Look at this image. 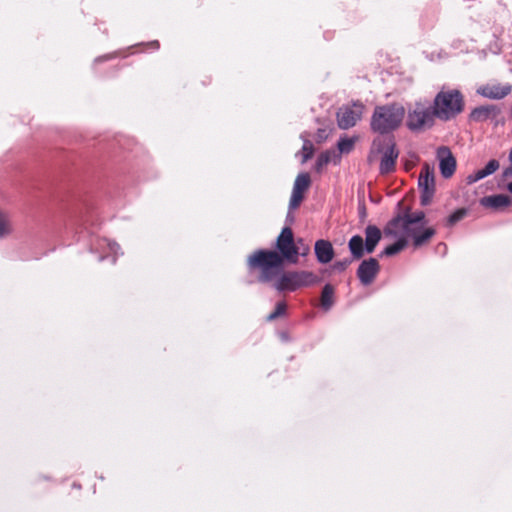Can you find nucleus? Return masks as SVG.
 <instances>
[{
    "label": "nucleus",
    "instance_id": "6e6552de",
    "mask_svg": "<svg viewBox=\"0 0 512 512\" xmlns=\"http://www.w3.org/2000/svg\"><path fill=\"white\" fill-rule=\"evenodd\" d=\"M420 204L425 207L432 202L435 194L434 166L425 162L418 177Z\"/></svg>",
    "mask_w": 512,
    "mask_h": 512
},
{
    "label": "nucleus",
    "instance_id": "ea45409f",
    "mask_svg": "<svg viewBox=\"0 0 512 512\" xmlns=\"http://www.w3.org/2000/svg\"><path fill=\"white\" fill-rule=\"evenodd\" d=\"M361 213H363V215H365V207L364 206L362 207Z\"/></svg>",
    "mask_w": 512,
    "mask_h": 512
},
{
    "label": "nucleus",
    "instance_id": "c9c22d12",
    "mask_svg": "<svg viewBox=\"0 0 512 512\" xmlns=\"http://www.w3.org/2000/svg\"><path fill=\"white\" fill-rule=\"evenodd\" d=\"M147 45L150 46L153 50H158L160 47V44L157 40L148 42Z\"/></svg>",
    "mask_w": 512,
    "mask_h": 512
},
{
    "label": "nucleus",
    "instance_id": "4be33fe9",
    "mask_svg": "<svg viewBox=\"0 0 512 512\" xmlns=\"http://www.w3.org/2000/svg\"><path fill=\"white\" fill-rule=\"evenodd\" d=\"M331 155H335L334 151L326 150L320 153L315 162V169L320 171L323 166L327 165L331 161Z\"/></svg>",
    "mask_w": 512,
    "mask_h": 512
},
{
    "label": "nucleus",
    "instance_id": "0eeeda50",
    "mask_svg": "<svg viewBox=\"0 0 512 512\" xmlns=\"http://www.w3.org/2000/svg\"><path fill=\"white\" fill-rule=\"evenodd\" d=\"M434 117L431 107L416 102L407 110L406 127L414 133L422 132L434 125Z\"/></svg>",
    "mask_w": 512,
    "mask_h": 512
},
{
    "label": "nucleus",
    "instance_id": "a19ab883",
    "mask_svg": "<svg viewBox=\"0 0 512 512\" xmlns=\"http://www.w3.org/2000/svg\"><path fill=\"white\" fill-rule=\"evenodd\" d=\"M105 259V256H100L99 261H103Z\"/></svg>",
    "mask_w": 512,
    "mask_h": 512
},
{
    "label": "nucleus",
    "instance_id": "a211bd4d",
    "mask_svg": "<svg viewBox=\"0 0 512 512\" xmlns=\"http://www.w3.org/2000/svg\"><path fill=\"white\" fill-rule=\"evenodd\" d=\"M334 305V287L326 283L321 292V307L324 311H329Z\"/></svg>",
    "mask_w": 512,
    "mask_h": 512
},
{
    "label": "nucleus",
    "instance_id": "bb28decb",
    "mask_svg": "<svg viewBox=\"0 0 512 512\" xmlns=\"http://www.w3.org/2000/svg\"><path fill=\"white\" fill-rule=\"evenodd\" d=\"M487 177L483 169H479L475 171L474 173L470 174L466 178L467 184H473L483 178Z\"/></svg>",
    "mask_w": 512,
    "mask_h": 512
},
{
    "label": "nucleus",
    "instance_id": "2f4dec72",
    "mask_svg": "<svg viewBox=\"0 0 512 512\" xmlns=\"http://www.w3.org/2000/svg\"><path fill=\"white\" fill-rule=\"evenodd\" d=\"M116 57H117L116 53H108V54H105V55H102V56H99V57L95 58L94 64H97V63H100V62H104V61H108V60L114 59Z\"/></svg>",
    "mask_w": 512,
    "mask_h": 512
},
{
    "label": "nucleus",
    "instance_id": "423d86ee",
    "mask_svg": "<svg viewBox=\"0 0 512 512\" xmlns=\"http://www.w3.org/2000/svg\"><path fill=\"white\" fill-rule=\"evenodd\" d=\"M373 145L376 146L377 153L382 154L379 165L380 174L386 175L393 172L399 156L394 136L389 135L383 139H374Z\"/></svg>",
    "mask_w": 512,
    "mask_h": 512
},
{
    "label": "nucleus",
    "instance_id": "5701e85b",
    "mask_svg": "<svg viewBox=\"0 0 512 512\" xmlns=\"http://www.w3.org/2000/svg\"><path fill=\"white\" fill-rule=\"evenodd\" d=\"M301 138L303 139V145L301 149L302 163H305L312 157L314 153V146L309 139H304L303 136H301Z\"/></svg>",
    "mask_w": 512,
    "mask_h": 512
},
{
    "label": "nucleus",
    "instance_id": "473e14b6",
    "mask_svg": "<svg viewBox=\"0 0 512 512\" xmlns=\"http://www.w3.org/2000/svg\"><path fill=\"white\" fill-rule=\"evenodd\" d=\"M8 233H9V230L7 228V224H6L2 214H0V237H3Z\"/></svg>",
    "mask_w": 512,
    "mask_h": 512
},
{
    "label": "nucleus",
    "instance_id": "7ed1b4c3",
    "mask_svg": "<svg viewBox=\"0 0 512 512\" xmlns=\"http://www.w3.org/2000/svg\"><path fill=\"white\" fill-rule=\"evenodd\" d=\"M405 112L404 106L397 102L376 106L370 120L371 131L380 135L391 134L400 127Z\"/></svg>",
    "mask_w": 512,
    "mask_h": 512
},
{
    "label": "nucleus",
    "instance_id": "20e7f679",
    "mask_svg": "<svg viewBox=\"0 0 512 512\" xmlns=\"http://www.w3.org/2000/svg\"><path fill=\"white\" fill-rule=\"evenodd\" d=\"M464 108V97L458 89L441 90L436 94L431 106L432 114L441 121L455 118Z\"/></svg>",
    "mask_w": 512,
    "mask_h": 512
},
{
    "label": "nucleus",
    "instance_id": "f8f14e48",
    "mask_svg": "<svg viewBox=\"0 0 512 512\" xmlns=\"http://www.w3.org/2000/svg\"><path fill=\"white\" fill-rule=\"evenodd\" d=\"M511 85L505 84V85H490L486 84L483 86H480L477 89V94L484 98L493 99V100H500L506 97L511 92Z\"/></svg>",
    "mask_w": 512,
    "mask_h": 512
},
{
    "label": "nucleus",
    "instance_id": "7c9ffc66",
    "mask_svg": "<svg viewBox=\"0 0 512 512\" xmlns=\"http://www.w3.org/2000/svg\"><path fill=\"white\" fill-rule=\"evenodd\" d=\"M103 242L106 244V246L109 248L111 252L114 254H117L120 250V245L115 241H110L108 239H103Z\"/></svg>",
    "mask_w": 512,
    "mask_h": 512
},
{
    "label": "nucleus",
    "instance_id": "dca6fc26",
    "mask_svg": "<svg viewBox=\"0 0 512 512\" xmlns=\"http://www.w3.org/2000/svg\"><path fill=\"white\" fill-rule=\"evenodd\" d=\"M336 117L339 128L346 130L356 124L358 115L352 108L345 106L338 110Z\"/></svg>",
    "mask_w": 512,
    "mask_h": 512
},
{
    "label": "nucleus",
    "instance_id": "2eb2a0df",
    "mask_svg": "<svg viewBox=\"0 0 512 512\" xmlns=\"http://www.w3.org/2000/svg\"><path fill=\"white\" fill-rule=\"evenodd\" d=\"M480 204L483 207L492 208L494 210H499L501 208L508 207L512 204V200L509 196L505 194H495L490 196H485L480 199Z\"/></svg>",
    "mask_w": 512,
    "mask_h": 512
},
{
    "label": "nucleus",
    "instance_id": "a878e982",
    "mask_svg": "<svg viewBox=\"0 0 512 512\" xmlns=\"http://www.w3.org/2000/svg\"><path fill=\"white\" fill-rule=\"evenodd\" d=\"M303 198L304 195L292 191L288 205L289 210L296 209L303 201Z\"/></svg>",
    "mask_w": 512,
    "mask_h": 512
},
{
    "label": "nucleus",
    "instance_id": "412c9836",
    "mask_svg": "<svg viewBox=\"0 0 512 512\" xmlns=\"http://www.w3.org/2000/svg\"><path fill=\"white\" fill-rule=\"evenodd\" d=\"M468 214V209L466 208H459V209H456L453 213H451L447 220H446V226L447 227H452L454 226L457 222L461 221L464 217H466Z\"/></svg>",
    "mask_w": 512,
    "mask_h": 512
},
{
    "label": "nucleus",
    "instance_id": "72a5a7b5",
    "mask_svg": "<svg viewBox=\"0 0 512 512\" xmlns=\"http://www.w3.org/2000/svg\"><path fill=\"white\" fill-rule=\"evenodd\" d=\"M511 162V165L507 168H505L502 172V177L503 178H508V177H512V161Z\"/></svg>",
    "mask_w": 512,
    "mask_h": 512
},
{
    "label": "nucleus",
    "instance_id": "ddd939ff",
    "mask_svg": "<svg viewBox=\"0 0 512 512\" xmlns=\"http://www.w3.org/2000/svg\"><path fill=\"white\" fill-rule=\"evenodd\" d=\"M314 254L320 264H327L334 258L335 252L329 240L318 239L314 244Z\"/></svg>",
    "mask_w": 512,
    "mask_h": 512
},
{
    "label": "nucleus",
    "instance_id": "1a4fd4ad",
    "mask_svg": "<svg viewBox=\"0 0 512 512\" xmlns=\"http://www.w3.org/2000/svg\"><path fill=\"white\" fill-rule=\"evenodd\" d=\"M470 122L482 123L490 120L494 126L504 125L505 119L501 117V108L498 105L488 104L475 107L468 115Z\"/></svg>",
    "mask_w": 512,
    "mask_h": 512
},
{
    "label": "nucleus",
    "instance_id": "cd10ccee",
    "mask_svg": "<svg viewBox=\"0 0 512 512\" xmlns=\"http://www.w3.org/2000/svg\"><path fill=\"white\" fill-rule=\"evenodd\" d=\"M499 168V162L496 159H491L488 161V163L485 165L484 168H482L487 176L492 175L494 172H496Z\"/></svg>",
    "mask_w": 512,
    "mask_h": 512
},
{
    "label": "nucleus",
    "instance_id": "79ce46f5",
    "mask_svg": "<svg viewBox=\"0 0 512 512\" xmlns=\"http://www.w3.org/2000/svg\"><path fill=\"white\" fill-rule=\"evenodd\" d=\"M282 337L287 339V335L285 333L282 334Z\"/></svg>",
    "mask_w": 512,
    "mask_h": 512
},
{
    "label": "nucleus",
    "instance_id": "e433bc0d",
    "mask_svg": "<svg viewBox=\"0 0 512 512\" xmlns=\"http://www.w3.org/2000/svg\"><path fill=\"white\" fill-rule=\"evenodd\" d=\"M507 190L512 194V181L507 184Z\"/></svg>",
    "mask_w": 512,
    "mask_h": 512
},
{
    "label": "nucleus",
    "instance_id": "9d476101",
    "mask_svg": "<svg viewBox=\"0 0 512 512\" xmlns=\"http://www.w3.org/2000/svg\"><path fill=\"white\" fill-rule=\"evenodd\" d=\"M379 271L380 264L378 260L374 257H370L361 261L356 275L362 285L368 286L373 283Z\"/></svg>",
    "mask_w": 512,
    "mask_h": 512
},
{
    "label": "nucleus",
    "instance_id": "4c0bfd02",
    "mask_svg": "<svg viewBox=\"0 0 512 512\" xmlns=\"http://www.w3.org/2000/svg\"><path fill=\"white\" fill-rule=\"evenodd\" d=\"M509 160L512 161V147H511V150H510V153H509Z\"/></svg>",
    "mask_w": 512,
    "mask_h": 512
},
{
    "label": "nucleus",
    "instance_id": "f704fd0d",
    "mask_svg": "<svg viewBox=\"0 0 512 512\" xmlns=\"http://www.w3.org/2000/svg\"><path fill=\"white\" fill-rule=\"evenodd\" d=\"M294 220H295V217H294V215L292 213V210L288 209V212H287V215H286V219H285L286 223L292 224L294 222Z\"/></svg>",
    "mask_w": 512,
    "mask_h": 512
},
{
    "label": "nucleus",
    "instance_id": "393cba45",
    "mask_svg": "<svg viewBox=\"0 0 512 512\" xmlns=\"http://www.w3.org/2000/svg\"><path fill=\"white\" fill-rule=\"evenodd\" d=\"M353 261L355 260L352 259L351 257H346L341 260H337L333 263L332 269L337 272H343Z\"/></svg>",
    "mask_w": 512,
    "mask_h": 512
},
{
    "label": "nucleus",
    "instance_id": "f03ea898",
    "mask_svg": "<svg viewBox=\"0 0 512 512\" xmlns=\"http://www.w3.org/2000/svg\"><path fill=\"white\" fill-rule=\"evenodd\" d=\"M298 260L299 252L293 230L285 225L276 238L274 249H257L248 257L247 266L249 270H259V283H271L286 263L296 264Z\"/></svg>",
    "mask_w": 512,
    "mask_h": 512
},
{
    "label": "nucleus",
    "instance_id": "6ab92c4d",
    "mask_svg": "<svg viewBox=\"0 0 512 512\" xmlns=\"http://www.w3.org/2000/svg\"><path fill=\"white\" fill-rule=\"evenodd\" d=\"M311 183L310 174L307 172H301L298 174L294 181L292 191L304 195V192L309 188Z\"/></svg>",
    "mask_w": 512,
    "mask_h": 512
},
{
    "label": "nucleus",
    "instance_id": "9b49d317",
    "mask_svg": "<svg viewBox=\"0 0 512 512\" xmlns=\"http://www.w3.org/2000/svg\"><path fill=\"white\" fill-rule=\"evenodd\" d=\"M437 158L439 160L440 174L444 179L453 176L456 170V159L447 146H441L437 149Z\"/></svg>",
    "mask_w": 512,
    "mask_h": 512
},
{
    "label": "nucleus",
    "instance_id": "4468645a",
    "mask_svg": "<svg viewBox=\"0 0 512 512\" xmlns=\"http://www.w3.org/2000/svg\"><path fill=\"white\" fill-rule=\"evenodd\" d=\"M350 257L354 260H360L365 254H371L365 244L363 237L359 234L353 235L348 241Z\"/></svg>",
    "mask_w": 512,
    "mask_h": 512
},
{
    "label": "nucleus",
    "instance_id": "f3484780",
    "mask_svg": "<svg viewBox=\"0 0 512 512\" xmlns=\"http://www.w3.org/2000/svg\"><path fill=\"white\" fill-rule=\"evenodd\" d=\"M382 238V232L376 225L369 224L365 228V244L369 252L373 253Z\"/></svg>",
    "mask_w": 512,
    "mask_h": 512
},
{
    "label": "nucleus",
    "instance_id": "58836bf2",
    "mask_svg": "<svg viewBox=\"0 0 512 512\" xmlns=\"http://www.w3.org/2000/svg\"><path fill=\"white\" fill-rule=\"evenodd\" d=\"M73 487H75V488H81V486H80V485H77L76 483H74V484H73Z\"/></svg>",
    "mask_w": 512,
    "mask_h": 512
},
{
    "label": "nucleus",
    "instance_id": "b1692460",
    "mask_svg": "<svg viewBox=\"0 0 512 512\" xmlns=\"http://www.w3.org/2000/svg\"><path fill=\"white\" fill-rule=\"evenodd\" d=\"M287 304L285 301H279L276 303L274 311L267 316L268 321H272L286 313Z\"/></svg>",
    "mask_w": 512,
    "mask_h": 512
},
{
    "label": "nucleus",
    "instance_id": "c756f323",
    "mask_svg": "<svg viewBox=\"0 0 512 512\" xmlns=\"http://www.w3.org/2000/svg\"><path fill=\"white\" fill-rule=\"evenodd\" d=\"M329 136L328 131L325 128H318L315 134V141L317 143L324 142Z\"/></svg>",
    "mask_w": 512,
    "mask_h": 512
},
{
    "label": "nucleus",
    "instance_id": "39448f33",
    "mask_svg": "<svg viewBox=\"0 0 512 512\" xmlns=\"http://www.w3.org/2000/svg\"><path fill=\"white\" fill-rule=\"evenodd\" d=\"M321 281L315 273L306 270L284 271L269 283L278 292H295L303 287L313 286Z\"/></svg>",
    "mask_w": 512,
    "mask_h": 512
},
{
    "label": "nucleus",
    "instance_id": "f257e3e1",
    "mask_svg": "<svg viewBox=\"0 0 512 512\" xmlns=\"http://www.w3.org/2000/svg\"><path fill=\"white\" fill-rule=\"evenodd\" d=\"M403 202L398 201L395 209L397 213L387 222L383 232L386 236L398 237L397 240L386 246L379 257H391L398 254L408 245V238L412 239L415 248L428 243L436 234L433 227H426V214L422 210L412 211L410 206L402 208Z\"/></svg>",
    "mask_w": 512,
    "mask_h": 512
},
{
    "label": "nucleus",
    "instance_id": "c85d7f7f",
    "mask_svg": "<svg viewBox=\"0 0 512 512\" xmlns=\"http://www.w3.org/2000/svg\"><path fill=\"white\" fill-rule=\"evenodd\" d=\"M296 245L298 246V252L299 256L305 257L310 252V247L308 244L305 243L303 238H298L297 241H295Z\"/></svg>",
    "mask_w": 512,
    "mask_h": 512
},
{
    "label": "nucleus",
    "instance_id": "aec40b11",
    "mask_svg": "<svg viewBox=\"0 0 512 512\" xmlns=\"http://www.w3.org/2000/svg\"><path fill=\"white\" fill-rule=\"evenodd\" d=\"M354 143V138L340 137V139L337 142L339 154H348L353 149ZM336 156L340 158V155Z\"/></svg>",
    "mask_w": 512,
    "mask_h": 512
}]
</instances>
